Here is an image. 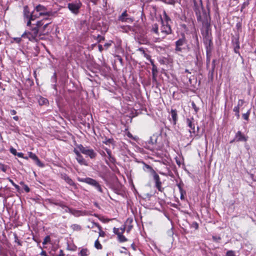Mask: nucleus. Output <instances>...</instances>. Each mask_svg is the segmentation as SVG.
I'll list each match as a JSON object with an SVG mask.
<instances>
[{
	"label": "nucleus",
	"mask_w": 256,
	"mask_h": 256,
	"mask_svg": "<svg viewBox=\"0 0 256 256\" xmlns=\"http://www.w3.org/2000/svg\"><path fill=\"white\" fill-rule=\"evenodd\" d=\"M249 4V0H247L246 2H244L242 6V10L243 8H244L246 6H248Z\"/></svg>",
	"instance_id": "obj_48"
},
{
	"label": "nucleus",
	"mask_w": 256,
	"mask_h": 256,
	"mask_svg": "<svg viewBox=\"0 0 256 256\" xmlns=\"http://www.w3.org/2000/svg\"><path fill=\"white\" fill-rule=\"evenodd\" d=\"M24 18L28 19L27 26H31V22L34 20L36 18H38V16L34 14V10L32 13L29 11L28 6H25L24 8Z\"/></svg>",
	"instance_id": "obj_3"
},
{
	"label": "nucleus",
	"mask_w": 256,
	"mask_h": 256,
	"mask_svg": "<svg viewBox=\"0 0 256 256\" xmlns=\"http://www.w3.org/2000/svg\"><path fill=\"white\" fill-rule=\"evenodd\" d=\"M118 20L124 22L132 23L134 19L128 14L126 10H125L118 17Z\"/></svg>",
	"instance_id": "obj_10"
},
{
	"label": "nucleus",
	"mask_w": 256,
	"mask_h": 256,
	"mask_svg": "<svg viewBox=\"0 0 256 256\" xmlns=\"http://www.w3.org/2000/svg\"><path fill=\"white\" fill-rule=\"evenodd\" d=\"M64 254L63 252V251L62 250H60V251H59V254H54V255H53L52 256H64Z\"/></svg>",
	"instance_id": "obj_50"
},
{
	"label": "nucleus",
	"mask_w": 256,
	"mask_h": 256,
	"mask_svg": "<svg viewBox=\"0 0 256 256\" xmlns=\"http://www.w3.org/2000/svg\"><path fill=\"white\" fill-rule=\"evenodd\" d=\"M188 126L189 128V132L192 134H195L194 120L192 118H188L186 120Z\"/></svg>",
	"instance_id": "obj_12"
},
{
	"label": "nucleus",
	"mask_w": 256,
	"mask_h": 256,
	"mask_svg": "<svg viewBox=\"0 0 256 256\" xmlns=\"http://www.w3.org/2000/svg\"><path fill=\"white\" fill-rule=\"evenodd\" d=\"M225 256H236L234 252L232 250H228Z\"/></svg>",
	"instance_id": "obj_39"
},
{
	"label": "nucleus",
	"mask_w": 256,
	"mask_h": 256,
	"mask_svg": "<svg viewBox=\"0 0 256 256\" xmlns=\"http://www.w3.org/2000/svg\"><path fill=\"white\" fill-rule=\"evenodd\" d=\"M248 139V137L242 132L240 131H238L235 134L234 138L233 140L230 142L232 143L234 142H246Z\"/></svg>",
	"instance_id": "obj_9"
},
{
	"label": "nucleus",
	"mask_w": 256,
	"mask_h": 256,
	"mask_svg": "<svg viewBox=\"0 0 256 256\" xmlns=\"http://www.w3.org/2000/svg\"><path fill=\"white\" fill-rule=\"evenodd\" d=\"M110 45L111 44L106 43L104 44V46L108 48Z\"/></svg>",
	"instance_id": "obj_62"
},
{
	"label": "nucleus",
	"mask_w": 256,
	"mask_h": 256,
	"mask_svg": "<svg viewBox=\"0 0 256 256\" xmlns=\"http://www.w3.org/2000/svg\"><path fill=\"white\" fill-rule=\"evenodd\" d=\"M16 156H18L19 158H24V154L22 152H18L16 154Z\"/></svg>",
	"instance_id": "obj_55"
},
{
	"label": "nucleus",
	"mask_w": 256,
	"mask_h": 256,
	"mask_svg": "<svg viewBox=\"0 0 256 256\" xmlns=\"http://www.w3.org/2000/svg\"><path fill=\"white\" fill-rule=\"evenodd\" d=\"M20 184H21V185H23V186H24V190H25L26 192H30V188H28V186L27 185L24 184V182H20Z\"/></svg>",
	"instance_id": "obj_37"
},
{
	"label": "nucleus",
	"mask_w": 256,
	"mask_h": 256,
	"mask_svg": "<svg viewBox=\"0 0 256 256\" xmlns=\"http://www.w3.org/2000/svg\"><path fill=\"white\" fill-rule=\"evenodd\" d=\"M176 185L178 187L179 191H182V190H183L182 186H184V183L182 181H180V182H178V181L176 180Z\"/></svg>",
	"instance_id": "obj_35"
},
{
	"label": "nucleus",
	"mask_w": 256,
	"mask_h": 256,
	"mask_svg": "<svg viewBox=\"0 0 256 256\" xmlns=\"http://www.w3.org/2000/svg\"><path fill=\"white\" fill-rule=\"evenodd\" d=\"M126 135H127V136H128V138H132V139H134V140H136V138H134V136H132V134L130 132H128L126 133Z\"/></svg>",
	"instance_id": "obj_49"
},
{
	"label": "nucleus",
	"mask_w": 256,
	"mask_h": 256,
	"mask_svg": "<svg viewBox=\"0 0 256 256\" xmlns=\"http://www.w3.org/2000/svg\"><path fill=\"white\" fill-rule=\"evenodd\" d=\"M164 14L165 20L166 21V22H168V20H170V18L167 16L166 12H164Z\"/></svg>",
	"instance_id": "obj_57"
},
{
	"label": "nucleus",
	"mask_w": 256,
	"mask_h": 256,
	"mask_svg": "<svg viewBox=\"0 0 256 256\" xmlns=\"http://www.w3.org/2000/svg\"><path fill=\"white\" fill-rule=\"evenodd\" d=\"M78 148L82 153L89 156L92 159L95 158L96 156V152L92 149L85 148L82 144L78 145Z\"/></svg>",
	"instance_id": "obj_6"
},
{
	"label": "nucleus",
	"mask_w": 256,
	"mask_h": 256,
	"mask_svg": "<svg viewBox=\"0 0 256 256\" xmlns=\"http://www.w3.org/2000/svg\"><path fill=\"white\" fill-rule=\"evenodd\" d=\"M14 186V188H16V189L17 190H20V186L18 184H15Z\"/></svg>",
	"instance_id": "obj_63"
},
{
	"label": "nucleus",
	"mask_w": 256,
	"mask_h": 256,
	"mask_svg": "<svg viewBox=\"0 0 256 256\" xmlns=\"http://www.w3.org/2000/svg\"><path fill=\"white\" fill-rule=\"evenodd\" d=\"M165 2L168 4H173L174 3V0H165Z\"/></svg>",
	"instance_id": "obj_56"
},
{
	"label": "nucleus",
	"mask_w": 256,
	"mask_h": 256,
	"mask_svg": "<svg viewBox=\"0 0 256 256\" xmlns=\"http://www.w3.org/2000/svg\"><path fill=\"white\" fill-rule=\"evenodd\" d=\"M216 60H213L212 62V70H214V68H215V66H216Z\"/></svg>",
	"instance_id": "obj_54"
},
{
	"label": "nucleus",
	"mask_w": 256,
	"mask_h": 256,
	"mask_svg": "<svg viewBox=\"0 0 256 256\" xmlns=\"http://www.w3.org/2000/svg\"><path fill=\"white\" fill-rule=\"evenodd\" d=\"M180 198L182 200H184V195L186 194V192L184 190H182V191H180Z\"/></svg>",
	"instance_id": "obj_40"
},
{
	"label": "nucleus",
	"mask_w": 256,
	"mask_h": 256,
	"mask_svg": "<svg viewBox=\"0 0 256 256\" xmlns=\"http://www.w3.org/2000/svg\"><path fill=\"white\" fill-rule=\"evenodd\" d=\"M106 156L105 157V161L106 164L109 165L110 163L114 164L116 160L112 156L111 150L110 149L106 148Z\"/></svg>",
	"instance_id": "obj_11"
},
{
	"label": "nucleus",
	"mask_w": 256,
	"mask_h": 256,
	"mask_svg": "<svg viewBox=\"0 0 256 256\" xmlns=\"http://www.w3.org/2000/svg\"><path fill=\"white\" fill-rule=\"evenodd\" d=\"M76 158L79 164L80 165H84L87 166L88 164L86 163V160L85 159L83 158L82 155L80 154V155H78L76 157Z\"/></svg>",
	"instance_id": "obj_19"
},
{
	"label": "nucleus",
	"mask_w": 256,
	"mask_h": 256,
	"mask_svg": "<svg viewBox=\"0 0 256 256\" xmlns=\"http://www.w3.org/2000/svg\"><path fill=\"white\" fill-rule=\"evenodd\" d=\"M44 24L43 22V20L38 21L36 26L34 27H38V28L39 30V28Z\"/></svg>",
	"instance_id": "obj_38"
},
{
	"label": "nucleus",
	"mask_w": 256,
	"mask_h": 256,
	"mask_svg": "<svg viewBox=\"0 0 256 256\" xmlns=\"http://www.w3.org/2000/svg\"><path fill=\"white\" fill-rule=\"evenodd\" d=\"M120 231V234H123L125 232L126 228L125 226L121 227L118 228Z\"/></svg>",
	"instance_id": "obj_51"
},
{
	"label": "nucleus",
	"mask_w": 256,
	"mask_h": 256,
	"mask_svg": "<svg viewBox=\"0 0 256 256\" xmlns=\"http://www.w3.org/2000/svg\"><path fill=\"white\" fill-rule=\"evenodd\" d=\"M38 102L40 105H46L48 103V100L43 97L40 96L38 99Z\"/></svg>",
	"instance_id": "obj_21"
},
{
	"label": "nucleus",
	"mask_w": 256,
	"mask_h": 256,
	"mask_svg": "<svg viewBox=\"0 0 256 256\" xmlns=\"http://www.w3.org/2000/svg\"><path fill=\"white\" fill-rule=\"evenodd\" d=\"M62 178L69 185L74 186H76L74 182L68 175L66 174L62 175Z\"/></svg>",
	"instance_id": "obj_15"
},
{
	"label": "nucleus",
	"mask_w": 256,
	"mask_h": 256,
	"mask_svg": "<svg viewBox=\"0 0 256 256\" xmlns=\"http://www.w3.org/2000/svg\"><path fill=\"white\" fill-rule=\"evenodd\" d=\"M78 180L80 182H85L94 186L99 192H102V189L100 184L95 180L90 178H78Z\"/></svg>",
	"instance_id": "obj_2"
},
{
	"label": "nucleus",
	"mask_w": 256,
	"mask_h": 256,
	"mask_svg": "<svg viewBox=\"0 0 256 256\" xmlns=\"http://www.w3.org/2000/svg\"><path fill=\"white\" fill-rule=\"evenodd\" d=\"M162 25L160 28V37L158 38L160 40L161 38H164L165 36L172 32V30L170 26L166 22V24H164L162 20Z\"/></svg>",
	"instance_id": "obj_7"
},
{
	"label": "nucleus",
	"mask_w": 256,
	"mask_h": 256,
	"mask_svg": "<svg viewBox=\"0 0 256 256\" xmlns=\"http://www.w3.org/2000/svg\"><path fill=\"white\" fill-rule=\"evenodd\" d=\"M138 50L141 52L142 54H143L144 56L146 58L147 60H150V56L146 52L145 50L142 48H139Z\"/></svg>",
	"instance_id": "obj_25"
},
{
	"label": "nucleus",
	"mask_w": 256,
	"mask_h": 256,
	"mask_svg": "<svg viewBox=\"0 0 256 256\" xmlns=\"http://www.w3.org/2000/svg\"><path fill=\"white\" fill-rule=\"evenodd\" d=\"M192 106L193 108L194 109L195 111L197 112L198 108H197L194 102L192 103Z\"/></svg>",
	"instance_id": "obj_60"
},
{
	"label": "nucleus",
	"mask_w": 256,
	"mask_h": 256,
	"mask_svg": "<svg viewBox=\"0 0 256 256\" xmlns=\"http://www.w3.org/2000/svg\"><path fill=\"white\" fill-rule=\"evenodd\" d=\"M187 41L186 38V37L184 34L182 36V37L180 38L178 40H176L175 42L176 44V48L174 49L175 52H181L183 50L182 46L184 44H186Z\"/></svg>",
	"instance_id": "obj_8"
},
{
	"label": "nucleus",
	"mask_w": 256,
	"mask_h": 256,
	"mask_svg": "<svg viewBox=\"0 0 256 256\" xmlns=\"http://www.w3.org/2000/svg\"><path fill=\"white\" fill-rule=\"evenodd\" d=\"M250 110H249L246 113H245V114H242V118L244 120H247L248 121V120H249V116H250Z\"/></svg>",
	"instance_id": "obj_32"
},
{
	"label": "nucleus",
	"mask_w": 256,
	"mask_h": 256,
	"mask_svg": "<svg viewBox=\"0 0 256 256\" xmlns=\"http://www.w3.org/2000/svg\"><path fill=\"white\" fill-rule=\"evenodd\" d=\"M152 32L160 36V32H158V26L156 24H154L152 26Z\"/></svg>",
	"instance_id": "obj_24"
},
{
	"label": "nucleus",
	"mask_w": 256,
	"mask_h": 256,
	"mask_svg": "<svg viewBox=\"0 0 256 256\" xmlns=\"http://www.w3.org/2000/svg\"><path fill=\"white\" fill-rule=\"evenodd\" d=\"M244 101L243 100H239L238 102V104L236 106H238V108H240V106H242L243 104H244Z\"/></svg>",
	"instance_id": "obj_43"
},
{
	"label": "nucleus",
	"mask_w": 256,
	"mask_h": 256,
	"mask_svg": "<svg viewBox=\"0 0 256 256\" xmlns=\"http://www.w3.org/2000/svg\"><path fill=\"white\" fill-rule=\"evenodd\" d=\"M212 238L214 241V242H218L221 240V238L220 236H212Z\"/></svg>",
	"instance_id": "obj_46"
},
{
	"label": "nucleus",
	"mask_w": 256,
	"mask_h": 256,
	"mask_svg": "<svg viewBox=\"0 0 256 256\" xmlns=\"http://www.w3.org/2000/svg\"><path fill=\"white\" fill-rule=\"evenodd\" d=\"M38 27L32 26L30 30L25 32L22 35V38H28L30 40H37L38 35Z\"/></svg>",
	"instance_id": "obj_1"
},
{
	"label": "nucleus",
	"mask_w": 256,
	"mask_h": 256,
	"mask_svg": "<svg viewBox=\"0 0 256 256\" xmlns=\"http://www.w3.org/2000/svg\"><path fill=\"white\" fill-rule=\"evenodd\" d=\"M156 140H155L154 142H153L152 138H151L150 140H149L148 143L149 144H152V146H146V148L149 149L152 151H154L156 148Z\"/></svg>",
	"instance_id": "obj_22"
},
{
	"label": "nucleus",
	"mask_w": 256,
	"mask_h": 256,
	"mask_svg": "<svg viewBox=\"0 0 256 256\" xmlns=\"http://www.w3.org/2000/svg\"><path fill=\"white\" fill-rule=\"evenodd\" d=\"M10 152L14 156H16L17 152L16 150L12 147H11L10 149Z\"/></svg>",
	"instance_id": "obj_45"
},
{
	"label": "nucleus",
	"mask_w": 256,
	"mask_h": 256,
	"mask_svg": "<svg viewBox=\"0 0 256 256\" xmlns=\"http://www.w3.org/2000/svg\"><path fill=\"white\" fill-rule=\"evenodd\" d=\"M89 251L86 248L82 249L80 252V256H88V255H89Z\"/></svg>",
	"instance_id": "obj_28"
},
{
	"label": "nucleus",
	"mask_w": 256,
	"mask_h": 256,
	"mask_svg": "<svg viewBox=\"0 0 256 256\" xmlns=\"http://www.w3.org/2000/svg\"><path fill=\"white\" fill-rule=\"evenodd\" d=\"M14 40L16 42L19 43L21 41V38H14Z\"/></svg>",
	"instance_id": "obj_58"
},
{
	"label": "nucleus",
	"mask_w": 256,
	"mask_h": 256,
	"mask_svg": "<svg viewBox=\"0 0 256 256\" xmlns=\"http://www.w3.org/2000/svg\"><path fill=\"white\" fill-rule=\"evenodd\" d=\"M144 166L147 169L150 170L152 171V170H154L150 166H149L145 163H144Z\"/></svg>",
	"instance_id": "obj_52"
},
{
	"label": "nucleus",
	"mask_w": 256,
	"mask_h": 256,
	"mask_svg": "<svg viewBox=\"0 0 256 256\" xmlns=\"http://www.w3.org/2000/svg\"><path fill=\"white\" fill-rule=\"evenodd\" d=\"M82 6V4L80 0H76L74 2L68 3V8L72 13L74 14H78L79 13L80 9Z\"/></svg>",
	"instance_id": "obj_5"
},
{
	"label": "nucleus",
	"mask_w": 256,
	"mask_h": 256,
	"mask_svg": "<svg viewBox=\"0 0 256 256\" xmlns=\"http://www.w3.org/2000/svg\"><path fill=\"white\" fill-rule=\"evenodd\" d=\"M239 48H240L239 44L238 42H236V44L234 48V52H236V54H240V52H239V50H238Z\"/></svg>",
	"instance_id": "obj_41"
},
{
	"label": "nucleus",
	"mask_w": 256,
	"mask_h": 256,
	"mask_svg": "<svg viewBox=\"0 0 256 256\" xmlns=\"http://www.w3.org/2000/svg\"><path fill=\"white\" fill-rule=\"evenodd\" d=\"M16 114V112L15 110H10V114L12 115H15Z\"/></svg>",
	"instance_id": "obj_61"
},
{
	"label": "nucleus",
	"mask_w": 256,
	"mask_h": 256,
	"mask_svg": "<svg viewBox=\"0 0 256 256\" xmlns=\"http://www.w3.org/2000/svg\"><path fill=\"white\" fill-rule=\"evenodd\" d=\"M234 112H235V115L236 118L238 119L240 118V108L238 106H234L233 109Z\"/></svg>",
	"instance_id": "obj_30"
},
{
	"label": "nucleus",
	"mask_w": 256,
	"mask_h": 256,
	"mask_svg": "<svg viewBox=\"0 0 256 256\" xmlns=\"http://www.w3.org/2000/svg\"><path fill=\"white\" fill-rule=\"evenodd\" d=\"M152 175L154 177V180L156 183V187L158 190L159 191H162L161 190V186L162 182L160 180V178L159 176L156 173V172L152 170Z\"/></svg>",
	"instance_id": "obj_13"
},
{
	"label": "nucleus",
	"mask_w": 256,
	"mask_h": 256,
	"mask_svg": "<svg viewBox=\"0 0 256 256\" xmlns=\"http://www.w3.org/2000/svg\"><path fill=\"white\" fill-rule=\"evenodd\" d=\"M206 53L210 52L211 50V47L212 44V41L211 39H210L208 37L206 38Z\"/></svg>",
	"instance_id": "obj_18"
},
{
	"label": "nucleus",
	"mask_w": 256,
	"mask_h": 256,
	"mask_svg": "<svg viewBox=\"0 0 256 256\" xmlns=\"http://www.w3.org/2000/svg\"><path fill=\"white\" fill-rule=\"evenodd\" d=\"M194 226L195 228L196 229H197L198 228V224L197 222H194L192 224Z\"/></svg>",
	"instance_id": "obj_59"
},
{
	"label": "nucleus",
	"mask_w": 256,
	"mask_h": 256,
	"mask_svg": "<svg viewBox=\"0 0 256 256\" xmlns=\"http://www.w3.org/2000/svg\"><path fill=\"white\" fill-rule=\"evenodd\" d=\"M74 152L76 154V156L80 154V152L79 150V149L78 148V146H76V148H74Z\"/></svg>",
	"instance_id": "obj_44"
},
{
	"label": "nucleus",
	"mask_w": 256,
	"mask_h": 256,
	"mask_svg": "<svg viewBox=\"0 0 256 256\" xmlns=\"http://www.w3.org/2000/svg\"><path fill=\"white\" fill-rule=\"evenodd\" d=\"M49 204H54L55 206H58L60 207V206H63L64 202L60 200H55L54 199L50 198L47 200Z\"/></svg>",
	"instance_id": "obj_16"
},
{
	"label": "nucleus",
	"mask_w": 256,
	"mask_h": 256,
	"mask_svg": "<svg viewBox=\"0 0 256 256\" xmlns=\"http://www.w3.org/2000/svg\"><path fill=\"white\" fill-rule=\"evenodd\" d=\"M97 40L100 42L101 40H104V37H103V36H101L100 35H98V38H97Z\"/></svg>",
	"instance_id": "obj_53"
},
{
	"label": "nucleus",
	"mask_w": 256,
	"mask_h": 256,
	"mask_svg": "<svg viewBox=\"0 0 256 256\" xmlns=\"http://www.w3.org/2000/svg\"><path fill=\"white\" fill-rule=\"evenodd\" d=\"M94 247L98 250H101L102 248V246L98 239H97L94 242Z\"/></svg>",
	"instance_id": "obj_31"
},
{
	"label": "nucleus",
	"mask_w": 256,
	"mask_h": 256,
	"mask_svg": "<svg viewBox=\"0 0 256 256\" xmlns=\"http://www.w3.org/2000/svg\"><path fill=\"white\" fill-rule=\"evenodd\" d=\"M63 206H60V208H62L64 210V212H69L70 211V208L68 206L66 205V204L64 202H63Z\"/></svg>",
	"instance_id": "obj_34"
},
{
	"label": "nucleus",
	"mask_w": 256,
	"mask_h": 256,
	"mask_svg": "<svg viewBox=\"0 0 256 256\" xmlns=\"http://www.w3.org/2000/svg\"><path fill=\"white\" fill-rule=\"evenodd\" d=\"M152 78L154 80H156V74L158 72L157 68L155 65H154V66L152 68Z\"/></svg>",
	"instance_id": "obj_29"
},
{
	"label": "nucleus",
	"mask_w": 256,
	"mask_h": 256,
	"mask_svg": "<svg viewBox=\"0 0 256 256\" xmlns=\"http://www.w3.org/2000/svg\"><path fill=\"white\" fill-rule=\"evenodd\" d=\"M68 213L71 214L75 216H79L81 215V212L75 209L70 208Z\"/></svg>",
	"instance_id": "obj_23"
},
{
	"label": "nucleus",
	"mask_w": 256,
	"mask_h": 256,
	"mask_svg": "<svg viewBox=\"0 0 256 256\" xmlns=\"http://www.w3.org/2000/svg\"><path fill=\"white\" fill-rule=\"evenodd\" d=\"M70 228L73 230L80 231L82 230V227L80 225L78 224H72L70 226Z\"/></svg>",
	"instance_id": "obj_26"
},
{
	"label": "nucleus",
	"mask_w": 256,
	"mask_h": 256,
	"mask_svg": "<svg viewBox=\"0 0 256 256\" xmlns=\"http://www.w3.org/2000/svg\"><path fill=\"white\" fill-rule=\"evenodd\" d=\"M50 241V237L49 236H46L44 240L42 242V244L44 245L47 244Z\"/></svg>",
	"instance_id": "obj_42"
},
{
	"label": "nucleus",
	"mask_w": 256,
	"mask_h": 256,
	"mask_svg": "<svg viewBox=\"0 0 256 256\" xmlns=\"http://www.w3.org/2000/svg\"><path fill=\"white\" fill-rule=\"evenodd\" d=\"M34 10V12L36 11L38 12V14H36L38 16V18L40 16H52V11H48L46 8L41 4L36 6Z\"/></svg>",
	"instance_id": "obj_4"
},
{
	"label": "nucleus",
	"mask_w": 256,
	"mask_h": 256,
	"mask_svg": "<svg viewBox=\"0 0 256 256\" xmlns=\"http://www.w3.org/2000/svg\"><path fill=\"white\" fill-rule=\"evenodd\" d=\"M113 232L117 235L118 236V234H120V231L118 228H114L113 229Z\"/></svg>",
	"instance_id": "obj_47"
},
{
	"label": "nucleus",
	"mask_w": 256,
	"mask_h": 256,
	"mask_svg": "<svg viewBox=\"0 0 256 256\" xmlns=\"http://www.w3.org/2000/svg\"><path fill=\"white\" fill-rule=\"evenodd\" d=\"M40 254H41L42 256H47V254H46V252H44V251H42V252H41Z\"/></svg>",
	"instance_id": "obj_64"
},
{
	"label": "nucleus",
	"mask_w": 256,
	"mask_h": 256,
	"mask_svg": "<svg viewBox=\"0 0 256 256\" xmlns=\"http://www.w3.org/2000/svg\"><path fill=\"white\" fill-rule=\"evenodd\" d=\"M92 224L94 225H95L98 228V229L99 230V232H98L99 236L104 237L106 236V233L104 232L102 230V228L101 227V226L98 224L94 222H93Z\"/></svg>",
	"instance_id": "obj_20"
},
{
	"label": "nucleus",
	"mask_w": 256,
	"mask_h": 256,
	"mask_svg": "<svg viewBox=\"0 0 256 256\" xmlns=\"http://www.w3.org/2000/svg\"><path fill=\"white\" fill-rule=\"evenodd\" d=\"M14 242L17 243L18 246L22 245V242L18 239V236L16 234H14Z\"/></svg>",
	"instance_id": "obj_33"
},
{
	"label": "nucleus",
	"mask_w": 256,
	"mask_h": 256,
	"mask_svg": "<svg viewBox=\"0 0 256 256\" xmlns=\"http://www.w3.org/2000/svg\"><path fill=\"white\" fill-rule=\"evenodd\" d=\"M118 238L119 242H126L128 240V239L123 235V234H118Z\"/></svg>",
	"instance_id": "obj_27"
},
{
	"label": "nucleus",
	"mask_w": 256,
	"mask_h": 256,
	"mask_svg": "<svg viewBox=\"0 0 256 256\" xmlns=\"http://www.w3.org/2000/svg\"><path fill=\"white\" fill-rule=\"evenodd\" d=\"M122 29L123 32H128L129 30H131V26H122L121 27Z\"/></svg>",
	"instance_id": "obj_36"
},
{
	"label": "nucleus",
	"mask_w": 256,
	"mask_h": 256,
	"mask_svg": "<svg viewBox=\"0 0 256 256\" xmlns=\"http://www.w3.org/2000/svg\"><path fill=\"white\" fill-rule=\"evenodd\" d=\"M170 114L172 117L171 118L172 120V123L174 124H176L178 120V114L176 110L172 109L170 111Z\"/></svg>",
	"instance_id": "obj_17"
},
{
	"label": "nucleus",
	"mask_w": 256,
	"mask_h": 256,
	"mask_svg": "<svg viewBox=\"0 0 256 256\" xmlns=\"http://www.w3.org/2000/svg\"><path fill=\"white\" fill-rule=\"evenodd\" d=\"M28 157L34 160L37 164L38 166L42 167L44 164L40 160L38 157L34 153L29 152H28Z\"/></svg>",
	"instance_id": "obj_14"
}]
</instances>
